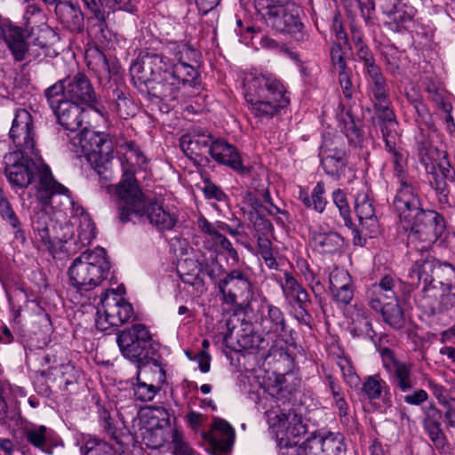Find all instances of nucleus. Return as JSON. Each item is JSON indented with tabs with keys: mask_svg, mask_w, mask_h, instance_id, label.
<instances>
[{
	"mask_svg": "<svg viewBox=\"0 0 455 455\" xmlns=\"http://www.w3.org/2000/svg\"><path fill=\"white\" fill-rule=\"evenodd\" d=\"M371 92L373 95L375 108L381 118L384 119L383 125H389L390 130L396 126L395 115L389 108V100L385 80L373 82L371 84Z\"/></svg>",
	"mask_w": 455,
	"mask_h": 455,
	"instance_id": "nucleus-25",
	"label": "nucleus"
},
{
	"mask_svg": "<svg viewBox=\"0 0 455 455\" xmlns=\"http://www.w3.org/2000/svg\"><path fill=\"white\" fill-rule=\"evenodd\" d=\"M234 438V429L229 423L224 419H216L211 431V441L215 446H225L230 444Z\"/></svg>",
	"mask_w": 455,
	"mask_h": 455,
	"instance_id": "nucleus-39",
	"label": "nucleus"
},
{
	"mask_svg": "<svg viewBox=\"0 0 455 455\" xmlns=\"http://www.w3.org/2000/svg\"><path fill=\"white\" fill-rule=\"evenodd\" d=\"M188 263V260H185L184 263H180L179 265V272L180 274V278L183 281V283L195 287L198 293H203L205 291V287L203 280L198 275V272L195 274L185 272V265Z\"/></svg>",
	"mask_w": 455,
	"mask_h": 455,
	"instance_id": "nucleus-52",
	"label": "nucleus"
},
{
	"mask_svg": "<svg viewBox=\"0 0 455 455\" xmlns=\"http://www.w3.org/2000/svg\"><path fill=\"white\" fill-rule=\"evenodd\" d=\"M243 94L251 114L261 122L271 119L290 102L285 86L272 74H248Z\"/></svg>",
	"mask_w": 455,
	"mask_h": 455,
	"instance_id": "nucleus-5",
	"label": "nucleus"
},
{
	"mask_svg": "<svg viewBox=\"0 0 455 455\" xmlns=\"http://www.w3.org/2000/svg\"><path fill=\"white\" fill-rule=\"evenodd\" d=\"M441 274L447 275L450 280H446V283L455 278V269L451 265L446 263L443 266L436 267L435 259L427 255L420 260H416L409 274L411 285L418 286L422 282L425 286L430 285L435 280V276L440 277ZM442 285H446L444 282L440 281Z\"/></svg>",
	"mask_w": 455,
	"mask_h": 455,
	"instance_id": "nucleus-17",
	"label": "nucleus"
},
{
	"mask_svg": "<svg viewBox=\"0 0 455 455\" xmlns=\"http://www.w3.org/2000/svg\"><path fill=\"white\" fill-rule=\"evenodd\" d=\"M133 315L132 304L120 293L110 290L101 295L95 324L97 329L106 331L111 327H118L127 323Z\"/></svg>",
	"mask_w": 455,
	"mask_h": 455,
	"instance_id": "nucleus-10",
	"label": "nucleus"
},
{
	"mask_svg": "<svg viewBox=\"0 0 455 455\" xmlns=\"http://www.w3.org/2000/svg\"><path fill=\"white\" fill-rule=\"evenodd\" d=\"M283 294L289 303H297L300 309L304 310L308 302V293L288 272L283 274V281L280 282Z\"/></svg>",
	"mask_w": 455,
	"mask_h": 455,
	"instance_id": "nucleus-30",
	"label": "nucleus"
},
{
	"mask_svg": "<svg viewBox=\"0 0 455 455\" xmlns=\"http://www.w3.org/2000/svg\"><path fill=\"white\" fill-rule=\"evenodd\" d=\"M110 267L104 248L87 250L76 257L68 267L70 284L81 291H92L108 278Z\"/></svg>",
	"mask_w": 455,
	"mask_h": 455,
	"instance_id": "nucleus-6",
	"label": "nucleus"
},
{
	"mask_svg": "<svg viewBox=\"0 0 455 455\" xmlns=\"http://www.w3.org/2000/svg\"><path fill=\"white\" fill-rule=\"evenodd\" d=\"M151 335L145 325L133 324L121 331L116 341L122 355L129 360L137 363L139 367L150 363L159 367V375L164 377V371L160 367L158 361L154 358V350L150 345Z\"/></svg>",
	"mask_w": 455,
	"mask_h": 455,
	"instance_id": "nucleus-8",
	"label": "nucleus"
},
{
	"mask_svg": "<svg viewBox=\"0 0 455 455\" xmlns=\"http://www.w3.org/2000/svg\"><path fill=\"white\" fill-rule=\"evenodd\" d=\"M1 35L8 44L9 49L12 51L15 60L19 61L24 60L28 51V45L23 39L21 29L11 24H4L1 28Z\"/></svg>",
	"mask_w": 455,
	"mask_h": 455,
	"instance_id": "nucleus-29",
	"label": "nucleus"
},
{
	"mask_svg": "<svg viewBox=\"0 0 455 455\" xmlns=\"http://www.w3.org/2000/svg\"><path fill=\"white\" fill-rule=\"evenodd\" d=\"M340 119L343 124L342 131L348 141L355 146L363 147V139L361 131L350 113L346 112L345 115L341 114Z\"/></svg>",
	"mask_w": 455,
	"mask_h": 455,
	"instance_id": "nucleus-41",
	"label": "nucleus"
},
{
	"mask_svg": "<svg viewBox=\"0 0 455 455\" xmlns=\"http://www.w3.org/2000/svg\"><path fill=\"white\" fill-rule=\"evenodd\" d=\"M394 208L401 224L410 229L409 245L419 252L427 251L444 231L443 218L435 211L423 210L417 192L408 187L395 196Z\"/></svg>",
	"mask_w": 455,
	"mask_h": 455,
	"instance_id": "nucleus-3",
	"label": "nucleus"
},
{
	"mask_svg": "<svg viewBox=\"0 0 455 455\" xmlns=\"http://www.w3.org/2000/svg\"><path fill=\"white\" fill-rule=\"evenodd\" d=\"M84 455H116L111 444L97 437H90L84 444Z\"/></svg>",
	"mask_w": 455,
	"mask_h": 455,
	"instance_id": "nucleus-45",
	"label": "nucleus"
},
{
	"mask_svg": "<svg viewBox=\"0 0 455 455\" xmlns=\"http://www.w3.org/2000/svg\"><path fill=\"white\" fill-rule=\"evenodd\" d=\"M336 363L339 367L345 381L353 383L358 379L351 362L347 357L344 355H337Z\"/></svg>",
	"mask_w": 455,
	"mask_h": 455,
	"instance_id": "nucleus-53",
	"label": "nucleus"
},
{
	"mask_svg": "<svg viewBox=\"0 0 455 455\" xmlns=\"http://www.w3.org/2000/svg\"><path fill=\"white\" fill-rule=\"evenodd\" d=\"M355 283H350L342 284L340 286L330 288L331 298L338 305L347 306L354 298L355 295Z\"/></svg>",
	"mask_w": 455,
	"mask_h": 455,
	"instance_id": "nucleus-46",
	"label": "nucleus"
},
{
	"mask_svg": "<svg viewBox=\"0 0 455 455\" xmlns=\"http://www.w3.org/2000/svg\"><path fill=\"white\" fill-rule=\"evenodd\" d=\"M9 137L17 148L15 151L34 156L41 161L36 148L33 117L29 111L20 108L15 112Z\"/></svg>",
	"mask_w": 455,
	"mask_h": 455,
	"instance_id": "nucleus-12",
	"label": "nucleus"
},
{
	"mask_svg": "<svg viewBox=\"0 0 455 455\" xmlns=\"http://www.w3.org/2000/svg\"><path fill=\"white\" fill-rule=\"evenodd\" d=\"M339 73V80L343 92V94L346 98L350 99L353 96L354 88L347 70L338 72Z\"/></svg>",
	"mask_w": 455,
	"mask_h": 455,
	"instance_id": "nucleus-63",
	"label": "nucleus"
},
{
	"mask_svg": "<svg viewBox=\"0 0 455 455\" xmlns=\"http://www.w3.org/2000/svg\"><path fill=\"white\" fill-rule=\"evenodd\" d=\"M319 155L321 165L328 176L339 180L345 175L347 159L340 137L324 136Z\"/></svg>",
	"mask_w": 455,
	"mask_h": 455,
	"instance_id": "nucleus-13",
	"label": "nucleus"
},
{
	"mask_svg": "<svg viewBox=\"0 0 455 455\" xmlns=\"http://www.w3.org/2000/svg\"><path fill=\"white\" fill-rule=\"evenodd\" d=\"M53 431L45 426H31L24 430L26 441L43 452L52 455L55 444H53Z\"/></svg>",
	"mask_w": 455,
	"mask_h": 455,
	"instance_id": "nucleus-27",
	"label": "nucleus"
},
{
	"mask_svg": "<svg viewBox=\"0 0 455 455\" xmlns=\"http://www.w3.org/2000/svg\"><path fill=\"white\" fill-rule=\"evenodd\" d=\"M262 331L266 334L281 336L285 331V319L283 312L275 306H267V315L261 319Z\"/></svg>",
	"mask_w": 455,
	"mask_h": 455,
	"instance_id": "nucleus-33",
	"label": "nucleus"
},
{
	"mask_svg": "<svg viewBox=\"0 0 455 455\" xmlns=\"http://www.w3.org/2000/svg\"><path fill=\"white\" fill-rule=\"evenodd\" d=\"M259 44L263 49L266 50H271L275 51L277 52H282L287 56H289L291 59L297 60L298 56L295 52L290 51L288 48H286L283 45H280L275 40L263 36L260 38Z\"/></svg>",
	"mask_w": 455,
	"mask_h": 455,
	"instance_id": "nucleus-54",
	"label": "nucleus"
},
{
	"mask_svg": "<svg viewBox=\"0 0 455 455\" xmlns=\"http://www.w3.org/2000/svg\"><path fill=\"white\" fill-rule=\"evenodd\" d=\"M59 20L68 29L80 31L84 27V15L81 10L68 1L59 2L55 6Z\"/></svg>",
	"mask_w": 455,
	"mask_h": 455,
	"instance_id": "nucleus-28",
	"label": "nucleus"
},
{
	"mask_svg": "<svg viewBox=\"0 0 455 455\" xmlns=\"http://www.w3.org/2000/svg\"><path fill=\"white\" fill-rule=\"evenodd\" d=\"M311 239L314 248L321 253H334L342 245L341 236L335 232L313 231Z\"/></svg>",
	"mask_w": 455,
	"mask_h": 455,
	"instance_id": "nucleus-32",
	"label": "nucleus"
},
{
	"mask_svg": "<svg viewBox=\"0 0 455 455\" xmlns=\"http://www.w3.org/2000/svg\"><path fill=\"white\" fill-rule=\"evenodd\" d=\"M258 12L267 26L276 31L297 36L303 39V23L300 21V8L287 0H254Z\"/></svg>",
	"mask_w": 455,
	"mask_h": 455,
	"instance_id": "nucleus-7",
	"label": "nucleus"
},
{
	"mask_svg": "<svg viewBox=\"0 0 455 455\" xmlns=\"http://www.w3.org/2000/svg\"><path fill=\"white\" fill-rule=\"evenodd\" d=\"M322 439L325 455H345L346 448L340 437L329 434Z\"/></svg>",
	"mask_w": 455,
	"mask_h": 455,
	"instance_id": "nucleus-51",
	"label": "nucleus"
},
{
	"mask_svg": "<svg viewBox=\"0 0 455 455\" xmlns=\"http://www.w3.org/2000/svg\"><path fill=\"white\" fill-rule=\"evenodd\" d=\"M276 416H272L271 420L274 427H278L280 439L276 440L280 449L281 455H306L305 442L299 444L301 437H283V430H282L278 421L275 419Z\"/></svg>",
	"mask_w": 455,
	"mask_h": 455,
	"instance_id": "nucleus-35",
	"label": "nucleus"
},
{
	"mask_svg": "<svg viewBox=\"0 0 455 455\" xmlns=\"http://www.w3.org/2000/svg\"><path fill=\"white\" fill-rule=\"evenodd\" d=\"M272 416H276L275 419L283 430V437H302L306 434V426L302 422L301 416L291 409L281 408L280 405H275L266 412V417L269 428L272 429L276 440L280 439V433L278 427L272 424Z\"/></svg>",
	"mask_w": 455,
	"mask_h": 455,
	"instance_id": "nucleus-16",
	"label": "nucleus"
},
{
	"mask_svg": "<svg viewBox=\"0 0 455 455\" xmlns=\"http://www.w3.org/2000/svg\"><path fill=\"white\" fill-rule=\"evenodd\" d=\"M0 214L12 228H16L20 226V221L8 200L0 204Z\"/></svg>",
	"mask_w": 455,
	"mask_h": 455,
	"instance_id": "nucleus-59",
	"label": "nucleus"
},
{
	"mask_svg": "<svg viewBox=\"0 0 455 455\" xmlns=\"http://www.w3.org/2000/svg\"><path fill=\"white\" fill-rule=\"evenodd\" d=\"M352 276L347 270L343 268H334L329 275L330 288L340 286L353 283Z\"/></svg>",
	"mask_w": 455,
	"mask_h": 455,
	"instance_id": "nucleus-55",
	"label": "nucleus"
},
{
	"mask_svg": "<svg viewBox=\"0 0 455 455\" xmlns=\"http://www.w3.org/2000/svg\"><path fill=\"white\" fill-rule=\"evenodd\" d=\"M45 96L52 111L66 101V79L60 80L45 91Z\"/></svg>",
	"mask_w": 455,
	"mask_h": 455,
	"instance_id": "nucleus-43",
	"label": "nucleus"
},
{
	"mask_svg": "<svg viewBox=\"0 0 455 455\" xmlns=\"http://www.w3.org/2000/svg\"><path fill=\"white\" fill-rule=\"evenodd\" d=\"M200 271L209 275L212 279H215L219 276L221 271V266L218 264L216 256H211V263L201 264Z\"/></svg>",
	"mask_w": 455,
	"mask_h": 455,
	"instance_id": "nucleus-62",
	"label": "nucleus"
},
{
	"mask_svg": "<svg viewBox=\"0 0 455 455\" xmlns=\"http://www.w3.org/2000/svg\"><path fill=\"white\" fill-rule=\"evenodd\" d=\"M203 192L205 197L208 199H214L219 202H223L227 198V195L222 191V189L210 181L205 182Z\"/></svg>",
	"mask_w": 455,
	"mask_h": 455,
	"instance_id": "nucleus-58",
	"label": "nucleus"
},
{
	"mask_svg": "<svg viewBox=\"0 0 455 455\" xmlns=\"http://www.w3.org/2000/svg\"><path fill=\"white\" fill-rule=\"evenodd\" d=\"M363 391L370 400L382 398L387 407L391 406L390 388L379 375L368 376L363 384Z\"/></svg>",
	"mask_w": 455,
	"mask_h": 455,
	"instance_id": "nucleus-31",
	"label": "nucleus"
},
{
	"mask_svg": "<svg viewBox=\"0 0 455 455\" xmlns=\"http://www.w3.org/2000/svg\"><path fill=\"white\" fill-rule=\"evenodd\" d=\"M96 95L88 77L81 73L66 78V100L92 107Z\"/></svg>",
	"mask_w": 455,
	"mask_h": 455,
	"instance_id": "nucleus-19",
	"label": "nucleus"
},
{
	"mask_svg": "<svg viewBox=\"0 0 455 455\" xmlns=\"http://www.w3.org/2000/svg\"><path fill=\"white\" fill-rule=\"evenodd\" d=\"M77 243L86 246L96 235L95 226L88 214H82L78 219Z\"/></svg>",
	"mask_w": 455,
	"mask_h": 455,
	"instance_id": "nucleus-42",
	"label": "nucleus"
},
{
	"mask_svg": "<svg viewBox=\"0 0 455 455\" xmlns=\"http://www.w3.org/2000/svg\"><path fill=\"white\" fill-rule=\"evenodd\" d=\"M133 395L140 402H149L154 399L158 388L153 384H148L140 380V371L137 373V382L133 385Z\"/></svg>",
	"mask_w": 455,
	"mask_h": 455,
	"instance_id": "nucleus-47",
	"label": "nucleus"
},
{
	"mask_svg": "<svg viewBox=\"0 0 455 455\" xmlns=\"http://www.w3.org/2000/svg\"><path fill=\"white\" fill-rule=\"evenodd\" d=\"M355 209L365 235L377 236L379 234V220L372 200L370 198V189L363 182H359L355 188Z\"/></svg>",
	"mask_w": 455,
	"mask_h": 455,
	"instance_id": "nucleus-15",
	"label": "nucleus"
},
{
	"mask_svg": "<svg viewBox=\"0 0 455 455\" xmlns=\"http://www.w3.org/2000/svg\"><path fill=\"white\" fill-rule=\"evenodd\" d=\"M383 364L390 374V381L395 390L407 393L417 384L412 365L395 359L391 351L384 352Z\"/></svg>",
	"mask_w": 455,
	"mask_h": 455,
	"instance_id": "nucleus-18",
	"label": "nucleus"
},
{
	"mask_svg": "<svg viewBox=\"0 0 455 455\" xmlns=\"http://www.w3.org/2000/svg\"><path fill=\"white\" fill-rule=\"evenodd\" d=\"M54 114L59 124L66 130L76 132L86 123V113L80 105L66 100L58 106Z\"/></svg>",
	"mask_w": 455,
	"mask_h": 455,
	"instance_id": "nucleus-22",
	"label": "nucleus"
},
{
	"mask_svg": "<svg viewBox=\"0 0 455 455\" xmlns=\"http://www.w3.org/2000/svg\"><path fill=\"white\" fill-rule=\"evenodd\" d=\"M176 64L161 54L147 52L141 54L131 66L130 72L136 86L145 85L155 97L173 100L181 85L195 86L198 72L195 63L199 52L182 43H170Z\"/></svg>",
	"mask_w": 455,
	"mask_h": 455,
	"instance_id": "nucleus-1",
	"label": "nucleus"
},
{
	"mask_svg": "<svg viewBox=\"0 0 455 455\" xmlns=\"http://www.w3.org/2000/svg\"><path fill=\"white\" fill-rule=\"evenodd\" d=\"M422 162L426 166L428 182L435 189L439 203L441 204H448L449 190L445 178L439 174L434 163H428L426 157L422 158Z\"/></svg>",
	"mask_w": 455,
	"mask_h": 455,
	"instance_id": "nucleus-34",
	"label": "nucleus"
},
{
	"mask_svg": "<svg viewBox=\"0 0 455 455\" xmlns=\"http://www.w3.org/2000/svg\"><path fill=\"white\" fill-rule=\"evenodd\" d=\"M391 14L394 16V23L390 25H394L395 29L400 32L409 28L415 15V10L411 6H403L395 9Z\"/></svg>",
	"mask_w": 455,
	"mask_h": 455,
	"instance_id": "nucleus-44",
	"label": "nucleus"
},
{
	"mask_svg": "<svg viewBox=\"0 0 455 455\" xmlns=\"http://www.w3.org/2000/svg\"><path fill=\"white\" fill-rule=\"evenodd\" d=\"M325 188L323 182H318L309 196L306 191L300 190L299 199L307 208H312L318 212H323L326 207L327 201L324 197Z\"/></svg>",
	"mask_w": 455,
	"mask_h": 455,
	"instance_id": "nucleus-36",
	"label": "nucleus"
},
{
	"mask_svg": "<svg viewBox=\"0 0 455 455\" xmlns=\"http://www.w3.org/2000/svg\"><path fill=\"white\" fill-rule=\"evenodd\" d=\"M377 311L381 313L384 321L391 327L400 329L403 326L404 317L397 303V298L395 301H387L383 308Z\"/></svg>",
	"mask_w": 455,
	"mask_h": 455,
	"instance_id": "nucleus-40",
	"label": "nucleus"
},
{
	"mask_svg": "<svg viewBox=\"0 0 455 455\" xmlns=\"http://www.w3.org/2000/svg\"><path fill=\"white\" fill-rule=\"evenodd\" d=\"M212 136L202 130H194L184 134L180 140V147L183 153L190 159L202 155L203 151L209 149Z\"/></svg>",
	"mask_w": 455,
	"mask_h": 455,
	"instance_id": "nucleus-24",
	"label": "nucleus"
},
{
	"mask_svg": "<svg viewBox=\"0 0 455 455\" xmlns=\"http://www.w3.org/2000/svg\"><path fill=\"white\" fill-rule=\"evenodd\" d=\"M395 130V126L391 130L389 125H382L381 127L386 149L389 154V159L393 163L394 171L398 178L399 188L395 196H398L400 191L406 187L410 188L412 193H416L411 181L405 174L408 153L404 149L396 147L397 136Z\"/></svg>",
	"mask_w": 455,
	"mask_h": 455,
	"instance_id": "nucleus-14",
	"label": "nucleus"
},
{
	"mask_svg": "<svg viewBox=\"0 0 455 455\" xmlns=\"http://www.w3.org/2000/svg\"><path fill=\"white\" fill-rule=\"evenodd\" d=\"M428 399V395L424 389H416L411 394H407L403 401L410 405L419 406Z\"/></svg>",
	"mask_w": 455,
	"mask_h": 455,
	"instance_id": "nucleus-60",
	"label": "nucleus"
},
{
	"mask_svg": "<svg viewBox=\"0 0 455 455\" xmlns=\"http://www.w3.org/2000/svg\"><path fill=\"white\" fill-rule=\"evenodd\" d=\"M100 423L103 430L112 438L116 439V427L112 423L111 417L107 411L100 413Z\"/></svg>",
	"mask_w": 455,
	"mask_h": 455,
	"instance_id": "nucleus-64",
	"label": "nucleus"
},
{
	"mask_svg": "<svg viewBox=\"0 0 455 455\" xmlns=\"http://www.w3.org/2000/svg\"><path fill=\"white\" fill-rule=\"evenodd\" d=\"M79 144L87 161L98 171L112 158L113 146L108 135L84 127L78 134Z\"/></svg>",
	"mask_w": 455,
	"mask_h": 455,
	"instance_id": "nucleus-11",
	"label": "nucleus"
},
{
	"mask_svg": "<svg viewBox=\"0 0 455 455\" xmlns=\"http://www.w3.org/2000/svg\"><path fill=\"white\" fill-rule=\"evenodd\" d=\"M333 204L339 209L341 217L345 221V225L347 227L352 226V221L350 219V207L347 203L346 193L338 188L332 192L331 195Z\"/></svg>",
	"mask_w": 455,
	"mask_h": 455,
	"instance_id": "nucleus-49",
	"label": "nucleus"
},
{
	"mask_svg": "<svg viewBox=\"0 0 455 455\" xmlns=\"http://www.w3.org/2000/svg\"><path fill=\"white\" fill-rule=\"evenodd\" d=\"M32 156L20 151H12L4 156V172L10 184L12 187L27 188L31 184L36 171L39 196L45 204L52 205L56 196H63L66 201L70 202L68 189L54 180L48 165L42 162L36 165Z\"/></svg>",
	"mask_w": 455,
	"mask_h": 455,
	"instance_id": "nucleus-4",
	"label": "nucleus"
},
{
	"mask_svg": "<svg viewBox=\"0 0 455 455\" xmlns=\"http://www.w3.org/2000/svg\"><path fill=\"white\" fill-rule=\"evenodd\" d=\"M123 157L120 159L124 170L123 179L116 187L118 211L121 221L125 222L144 216L157 229L171 230L178 221L176 212L164 207L158 203L147 204L144 196L134 178L136 168H140L146 158L132 142L121 145Z\"/></svg>",
	"mask_w": 455,
	"mask_h": 455,
	"instance_id": "nucleus-2",
	"label": "nucleus"
},
{
	"mask_svg": "<svg viewBox=\"0 0 455 455\" xmlns=\"http://www.w3.org/2000/svg\"><path fill=\"white\" fill-rule=\"evenodd\" d=\"M48 374L54 379H62L67 385L73 383L76 379L75 367L68 358L57 359L53 356V364L49 367Z\"/></svg>",
	"mask_w": 455,
	"mask_h": 455,
	"instance_id": "nucleus-37",
	"label": "nucleus"
},
{
	"mask_svg": "<svg viewBox=\"0 0 455 455\" xmlns=\"http://www.w3.org/2000/svg\"><path fill=\"white\" fill-rule=\"evenodd\" d=\"M399 281L391 275L383 276L367 290L366 299L373 310L383 308L387 301H395Z\"/></svg>",
	"mask_w": 455,
	"mask_h": 455,
	"instance_id": "nucleus-20",
	"label": "nucleus"
},
{
	"mask_svg": "<svg viewBox=\"0 0 455 455\" xmlns=\"http://www.w3.org/2000/svg\"><path fill=\"white\" fill-rule=\"evenodd\" d=\"M331 59L334 68L338 72L346 70L345 60L342 54L340 44H334L331 50Z\"/></svg>",
	"mask_w": 455,
	"mask_h": 455,
	"instance_id": "nucleus-61",
	"label": "nucleus"
},
{
	"mask_svg": "<svg viewBox=\"0 0 455 455\" xmlns=\"http://www.w3.org/2000/svg\"><path fill=\"white\" fill-rule=\"evenodd\" d=\"M429 157H426L428 163H434L439 174L445 179L451 176V168L450 164L446 161V156L443 152H439L435 148H431L428 151Z\"/></svg>",
	"mask_w": 455,
	"mask_h": 455,
	"instance_id": "nucleus-50",
	"label": "nucleus"
},
{
	"mask_svg": "<svg viewBox=\"0 0 455 455\" xmlns=\"http://www.w3.org/2000/svg\"><path fill=\"white\" fill-rule=\"evenodd\" d=\"M306 455H325L323 439L321 436H315L305 441Z\"/></svg>",
	"mask_w": 455,
	"mask_h": 455,
	"instance_id": "nucleus-57",
	"label": "nucleus"
},
{
	"mask_svg": "<svg viewBox=\"0 0 455 455\" xmlns=\"http://www.w3.org/2000/svg\"><path fill=\"white\" fill-rule=\"evenodd\" d=\"M424 428L435 446L439 450H444L446 438L440 428V424L432 419H427L424 422Z\"/></svg>",
	"mask_w": 455,
	"mask_h": 455,
	"instance_id": "nucleus-48",
	"label": "nucleus"
},
{
	"mask_svg": "<svg viewBox=\"0 0 455 455\" xmlns=\"http://www.w3.org/2000/svg\"><path fill=\"white\" fill-rule=\"evenodd\" d=\"M208 151L216 162L227 164L238 172L243 170L241 157L235 148L226 140H212Z\"/></svg>",
	"mask_w": 455,
	"mask_h": 455,
	"instance_id": "nucleus-23",
	"label": "nucleus"
},
{
	"mask_svg": "<svg viewBox=\"0 0 455 455\" xmlns=\"http://www.w3.org/2000/svg\"><path fill=\"white\" fill-rule=\"evenodd\" d=\"M219 288L225 300L234 304L237 297H242L251 291V283L241 271L233 270L220 281Z\"/></svg>",
	"mask_w": 455,
	"mask_h": 455,
	"instance_id": "nucleus-21",
	"label": "nucleus"
},
{
	"mask_svg": "<svg viewBox=\"0 0 455 455\" xmlns=\"http://www.w3.org/2000/svg\"><path fill=\"white\" fill-rule=\"evenodd\" d=\"M270 245H271V243L268 240H264V241L259 242V250L260 256L264 259L266 265L269 268L274 269V268L277 267V262L273 255L272 249H271Z\"/></svg>",
	"mask_w": 455,
	"mask_h": 455,
	"instance_id": "nucleus-56",
	"label": "nucleus"
},
{
	"mask_svg": "<svg viewBox=\"0 0 455 455\" xmlns=\"http://www.w3.org/2000/svg\"><path fill=\"white\" fill-rule=\"evenodd\" d=\"M347 316L354 325V331L359 334H369L371 330V323L366 309L358 304H355L347 311Z\"/></svg>",
	"mask_w": 455,
	"mask_h": 455,
	"instance_id": "nucleus-38",
	"label": "nucleus"
},
{
	"mask_svg": "<svg viewBox=\"0 0 455 455\" xmlns=\"http://www.w3.org/2000/svg\"><path fill=\"white\" fill-rule=\"evenodd\" d=\"M33 241L36 246L53 254L63 243L73 236L72 225H57L45 212H36L32 219Z\"/></svg>",
	"mask_w": 455,
	"mask_h": 455,
	"instance_id": "nucleus-9",
	"label": "nucleus"
},
{
	"mask_svg": "<svg viewBox=\"0 0 455 455\" xmlns=\"http://www.w3.org/2000/svg\"><path fill=\"white\" fill-rule=\"evenodd\" d=\"M199 228L207 235V241L212 242L216 249L224 250L234 263L238 262V254L222 231L219 230L218 221L211 223L207 220L202 219L199 220Z\"/></svg>",
	"mask_w": 455,
	"mask_h": 455,
	"instance_id": "nucleus-26",
	"label": "nucleus"
}]
</instances>
